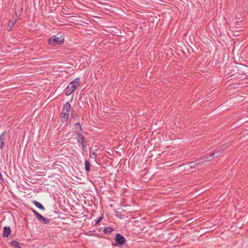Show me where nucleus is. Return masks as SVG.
Segmentation results:
<instances>
[{"label": "nucleus", "mask_w": 248, "mask_h": 248, "mask_svg": "<svg viewBox=\"0 0 248 248\" xmlns=\"http://www.w3.org/2000/svg\"><path fill=\"white\" fill-rule=\"evenodd\" d=\"M114 240L115 243H112V245L120 247H122L126 242L124 237L119 233H117L115 234Z\"/></svg>", "instance_id": "f257e3e1"}, {"label": "nucleus", "mask_w": 248, "mask_h": 248, "mask_svg": "<svg viewBox=\"0 0 248 248\" xmlns=\"http://www.w3.org/2000/svg\"><path fill=\"white\" fill-rule=\"evenodd\" d=\"M64 40V36L62 35H60V36L54 35L48 39V43L49 44L54 46L62 45L63 43Z\"/></svg>", "instance_id": "f03ea898"}, {"label": "nucleus", "mask_w": 248, "mask_h": 248, "mask_svg": "<svg viewBox=\"0 0 248 248\" xmlns=\"http://www.w3.org/2000/svg\"><path fill=\"white\" fill-rule=\"evenodd\" d=\"M76 90V85H71L68 84L66 89L64 90L65 94L66 96L70 95L73 92H74Z\"/></svg>", "instance_id": "7ed1b4c3"}, {"label": "nucleus", "mask_w": 248, "mask_h": 248, "mask_svg": "<svg viewBox=\"0 0 248 248\" xmlns=\"http://www.w3.org/2000/svg\"><path fill=\"white\" fill-rule=\"evenodd\" d=\"M6 136L7 132L6 131H4L0 135V149L1 150L3 149L4 147Z\"/></svg>", "instance_id": "20e7f679"}, {"label": "nucleus", "mask_w": 248, "mask_h": 248, "mask_svg": "<svg viewBox=\"0 0 248 248\" xmlns=\"http://www.w3.org/2000/svg\"><path fill=\"white\" fill-rule=\"evenodd\" d=\"M77 135V140L78 142L80 145L87 143V142L85 138V137L81 133H78Z\"/></svg>", "instance_id": "39448f33"}, {"label": "nucleus", "mask_w": 248, "mask_h": 248, "mask_svg": "<svg viewBox=\"0 0 248 248\" xmlns=\"http://www.w3.org/2000/svg\"><path fill=\"white\" fill-rule=\"evenodd\" d=\"M11 233V229L9 226L3 227L2 236L4 238H8Z\"/></svg>", "instance_id": "423d86ee"}, {"label": "nucleus", "mask_w": 248, "mask_h": 248, "mask_svg": "<svg viewBox=\"0 0 248 248\" xmlns=\"http://www.w3.org/2000/svg\"><path fill=\"white\" fill-rule=\"evenodd\" d=\"M234 68H236L239 72H242V73H244L246 70L248 69V66L242 64H238V66H235Z\"/></svg>", "instance_id": "0eeeda50"}, {"label": "nucleus", "mask_w": 248, "mask_h": 248, "mask_svg": "<svg viewBox=\"0 0 248 248\" xmlns=\"http://www.w3.org/2000/svg\"><path fill=\"white\" fill-rule=\"evenodd\" d=\"M71 109V106L69 102L66 103L63 108V113H66L69 114L70 111Z\"/></svg>", "instance_id": "6e6552de"}, {"label": "nucleus", "mask_w": 248, "mask_h": 248, "mask_svg": "<svg viewBox=\"0 0 248 248\" xmlns=\"http://www.w3.org/2000/svg\"><path fill=\"white\" fill-rule=\"evenodd\" d=\"M75 128L76 130L75 133L76 135L78 134V133L82 134L83 130L79 123L78 122L75 124Z\"/></svg>", "instance_id": "1a4fd4ad"}, {"label": "nucleus", "mask_w": 248, "mask_h": 248, "mask_svg": "<svg viewBox=\"0 0 248 248\" xmlns=\"http://www.w3.org/2000/svg\"><path fill=\"white\" fill-rule=\"evenodd\" d=\"M188 166L190 168H197L199 166H201V163H199L197 159L195 161H191L188 163Z\"/></svg>", "instance_id": "9d476101"}, {"label": "nucleus", "mask_w": 248, "mask_h": 248, "mask_svg": "<svg viewBox=\"0 0 248 248\" xmlns=\"http://www.w3.org/2000/svg\"><path fill=\"white\" fill-rule=\"evenodd\" d=\"M37 219L43 223L44 224H49L50 221L49 219L44 217L42 215H40L39 217L37 218Z\"/></svg>", "instance_id": "9b49d317"}, {"label": "nucleus", "mask_w": 248, "mask_h": 248, "mask_svg": "<svg viewBox=\"0 0 248 248\" xmlns=\"http://www.w3.org/2000/svg\"><path fill=\"white\" fill-rule=\"evenodd\" d=\"M32 202L36 206V207H37L39 209H41L42 210H45V207L39 202H37V201L33 200L32 201Z\"/></svg>", "instance_id": "f8f14e48"}, {"label": "nucleus", "mask_w": 248, "mask_h": 248, "mask_svg": "<svg viewBox=\"0 0 248 248\" xmlns=\"http://www.w3.org/2000/svg\"><path fill=\"white\" fill-rule=\"evenodd\" d=\"M85 165V170L87 172H90L91 171V165L90 162L86 160L84 162Z\"/></svg>", "instance_id": "ddd939ff"}, {"label": "nucleus", "mask_w": 248, "mask_h": 248, "mask_svg": "<svg viewBox=\"0 0 248 248\" xmlns=\"http://www.w3.org/2000/svg\"><path fill=\"white\" fill-rule=\"evenodd\" d=\"M114 231V229L111 227H106L104 228L103 232L104 234L110 233Z\"/></svg>", "instance_id": "4468645a"}, {"label": "nucleus", "mask_w": 248, "mask_h": 248, "mask_svg": "<svg viewBox=\"0 0 248 248\" xmlns=\"http://www.w3.org/2000/svg\"><path fill=\"white\" fill-rule=\"evenodd\" d=\"M80 82V78H76L75 79H74L73 81L70 82L69 84L72 85H76V89L77 88Z\"/></svg>", "instance_id": "2eb2a0df"}, {"label": "nucleus", "mask_w": 248, "mask_h": 248, "mask_svg": "<svg viewBox=\"0 0 248 248\" xmlns=\"http://www.w3.org/2000/svg\"><path fill=\"white\" fill-rule=\"evenodd\" d=\"M19 19V15H17V13L16 11H15V16H13L12 19H10L9 20L11 21L12 22H13L15 24V23L16 22V21Z\"/></svg>", "instance_id": "dca6fc26"}, {"label": "nucleus", "mask_w": 248, "mask_h": 248, "mask_svg": "<svg viewBox=\"0 0 248 248\" xmlns=\"http://www.w3.org/2000/svg\"><path fill=\"white\" fill-rule=\"evenodd\" d=\"M69 114L63 113V115L61 118V121L63 123L67 120L68 119Z\"/></svg>", "instance_id": "f3484780"}, {"label": "nucleus", "mask_w": 248, "mask_h": 248, "mask_svg": "<svg viewBox=\"0 0 248 248\" xmlns=\"http://www.w3.org/2000/svg\"><path fill=\"white\" fill-rule=\"evenodd\" d=\"M197 160L199 163H201V165H202L203 163L207 161L206 160L205 155L202 156L200 158H197Z\"/></svg>", "instance_id": "a211bd4d"}, {"label": "nucleus", "mask_w": 248, "mask_h": 248, "mask_svg": "<svg viewBox=\"0 0 248 248\" xmlns=\"http://www.w3.org/2000/svg\"><path fill=\"white\" fill-rule=\"evenodd\" d=\"M14 248H17L19 245V243L18 241L13 240L10 244Z\"/></svg>", "instance_id": "6ab92c4d"}, {"label": "nucleus", "mask_w": 248, "mask_h": 248, "mask_svg": "<svg viewBox=\"0 0 248 248\" xmlns=\"http://www.w3.org/2000/svg\"><path fill=\"white\" fill-rule=\"evenodd\" d=\"M214 155H215V154H212V153L210 154V155H208V154L205 155L206 157V160L207 161H211L212 159V158L213 157H214Z\"/></svg>", "instance_id": "aec40b11"}, {"label": "nucleus", "mask_w": 248, "mask_h": 248, "mask_svg": "<svg viewBox=\"0 0 248 248\" xmlns=\"http://www.w3.org/2000/svg\"><path fill=\"white\" fill-rule=\"evenodd\" d=\"M15 24L13 22H12L9 20V24L7 26V31H12L13 29V27L14 26Z\"/></svg>", "instance_id": "412c9836"}, {"label": "nucleus", "mask_w": 248, "mask_h": 248, "mask_svg": "<svg viewBox=\"0 0 248 248\" xmlns=\"http://www.w3.org/2000/svg\"><path fill=\"white\" fill-rule=\"evenodd\" d=\"M90 157L92 158H95L97 156V154L95 152L92 151V149L90 152Z\"/></svg>", "instance_id": "4be33fe9"}, {"label": "nucleus", "mask_w": 248, "mask_h": 248, "mask_svg": "<svg viewBox=\"0 0 248 248\" xmlns=\"http://www.w3.org/2000/svg\"><path fill=\"white\" fill-rule=\"evenodd\" d=\"M224 150L223 149H221L220 150H217L214 153H212V154H215L214 157H217L219 155L223 152Z\"/></svg>", "instance_id": "5701e85b"}, {"label": "nucleus", "mask_w": 248, "mask_h": 248, "mask_svg": "<svg viewBox=\"0 0 248 248\" xmlns=\"http://www.w3.org/2000/svg\"><path fill=\"white\" fill-rule=\"evenodd\" d=\"M29 209L33 213V214L35 215L37 219L39 217V216L41 215L40 214L38 213L36 210H35L34 209H33L31 207H29Z\"/></svg>", "instance_id": "b1692460"}, {"label": "nucleus", "mask_w": 248, "mask_h": 248, "mask_svg": "<svg viewBox=\"0 0 248 248\" xmlns=\"http://www.w3.org/2000/svg\"><path fill=\"white\" fill-rule=\"evenodd\" d=\"M114 33H113L112 34L113 35H116V36H123L124 34H126V32H114Z\"/></svg>", "instance_id": "393cba45"}, {"label": "nucleus", "mask_w": 248, "mask_h": 248, "mask_svg": "<svg viewBox=\"0 0 248 248\" xmlns=\"http://www.w3.org/2000/svg\"><path fill=\"white\" fill-rule=\"evenodd\" d=\"M103 218V217L102 216H101V217H99L98 218V219L96 220V221H95V222L94 223V225H96L98 224H99V222H101Z\"/></svg>", "instance_id": "a878e982"}, {"label": "nucleus", "mask_w": 248, "mask_h": 248, "mask_svg": "<svg viewBox=\"0 0 248 248\" xmlns=\"http://www.w3.org/2000/svg\"><path fill=\"white\" fill-rule=\"evenodd\" d=\"M87 143H85V144L81 145L83 152H87Z\"/></svg>", "instance_id": "bb28decb"}, {"label": "nucleus", "mask_w": 248, "mask_h": 248, "mask_svg": "<svg viewBox=\"0 0 248 248\" xmlns=\"http://www.w3.org/2000/svg\"><path fill=\"white\" fill-rule=\"evenodd\" d=\"M233 36H238L239 34L238 33L239 32H232Z\"/></svg>", "instance_id": "cd10ccee"}, {"label": "nucleus", "mask_w": 248, "mask_h": 248, "mask_svg": "<svg viewBox=\"0 0 248 248\" xmlns=\"http://www.w3.org/2000/svg\"><path fill=\"white\" fill-rule=\"evenodd\" d=\"M77 113H76V111L75 110H72V112H71V115H74L75 114H76Z\"/></svg>", "instance_id": "c85d7f7f"}, {"label": "nucleus", "mask_w": 248, "mask_h": 248, "mask_svg": "<svg viewBox=\"0 0 248 248\" xmlns=\"http://www.w3.org/2000/svg\"><path fill=\"white\" fill-rule=\"evenodd\" d=\"M219 35L221 36L222 35V33L221 32H219Z\"/></svg>", "instance_id": "c756f323"}, {"label": "nucleus", "mask_w": 248, "mask_h": 248, "mask_svg": "<svg viewBox=\"0 0 248 248\" xmlns=\"http://www.w3.org/2000/svg\"><path fill=\"white\" fill-rule=\"evenodd\" d=\"M17 248H21L20 246H19Z\"/></svg>", "instance_id": "7c9ffc66"}]
</instances>
